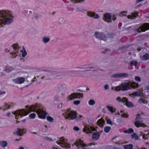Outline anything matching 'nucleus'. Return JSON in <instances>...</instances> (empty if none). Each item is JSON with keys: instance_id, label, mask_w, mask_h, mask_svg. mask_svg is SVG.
I'll return each instance as SVG.
<instances>
[{"instance_id": "obj_1", "label": "nucleus", "mask_w": 149, "mask_h": 149, "mask_svg": "<svg viewBox=\"0 0 149 149\" xmlns=\"http://www.w3.org/2000/svg\"><path fill=\"white\" fill-rule=\"evenodd\" d=\"M10 15V12L8 11H2L0 12V25L4 23L8 24L10 23L12 20L7 17Z\"/></svg>"}, {"instance_id": "obj_2", "label": "nucleus", "mask_w": 149, "mask_h": 149, "mask_svg": "<svg viewBox=\"0 0 149 149\" xmlns=\"http://www.w3.org/2000/svg\"><path fill=\"white\" fill-rule=\"evenodd\" d=\"M131 86L130 81L124 82L121 83L120 85L116 87L115 90L116 91H119L120 90L122 91H127L130 89Z\"/></svg>"}, {"instance_id": "obj_3", "label": "nucleus", "mask_w": 149, "mask_h": 149, "mask_svg": "<svg viewBox=\"0 0 149 149\" xmlns=\"http://www.w3.org/2000/svg\"><path fill=\"white\" fill-rule=\"evenodd\" d=\"M65 113L67 116H64L66 119H68L69 120H72L76 118L77 117V113L74 111H69L68 109H67L65 111Z\"/></svg>"}, {"instance_id": "obj_4", "label": "nucleus", "mask_w": 149, "mask_h": 149, "mask_svg": "<svg viewBox=\"0 0 149 149\" xmlns=\"http://www.w3.org/2000/svg\"><path fill=\"white\" fill-rule=\"evenodd\" d=\"M65 139H63V137H61L59 139V140L56 142V143L61 146L63 147H65V148H68L70 147V146L68 144Z\"/></svg>"}, {"instance_id": "obj_5", "label": "nucleus", "mask_w": 149, "mask_h": 149, "mask_svg": "<svg viewBox=\"0 0 149 149\" xmlns=\"http://www.w3.org/2000/svg\"><path fill=\"white\" fill-rule=\"evenodd\" d=\"M12 113H13L14 115H16L15 117L16 119H18V118L19 117V116L22 117L23 116H25L26 115H27L28 114V113L26 111L23 109L16 110L14 112H13Z\"/></svg>"}, {"instance_id": "obj_6", "label": "nucleus", "mask_w": 149, "mask_h": 149, "mask_svg": "<svg viewBox=\"0 0 149 149\" xmlns=\"http://www.w3.org/2000/svg\"><path fill=\"white\" fill-rule=\"evenodd\" d=\"M136 121L135 122V125L137 127H145L146 125L143 123L142 118L140 117H137L136 119Z\"/></svg>"}, {"instance_id": "obj_7", "label": "nucleus", "mask_w": 149, "mask_h": 149, "mask_svg": "<svg viewBox=\"0 0 149 149\" xmlns=\"http://www.w3.org/2000/svg\"><path fill=\"white\" fill-rule=\"evenodd\" d=\"M95 35L97 38L105 40L107 38V36L103 33L96 32L95 33Z\"/></svg>"}, {"instance_id": "obj_8", "label": "nucleus", "mask_w": 149, "mask_h": 149, "mask_svg": "<svg viewBox=\"0 0 149 149\" xmlns=\"http://www.w3.org/2000/svg\"><path fill=\"white\" fill-rule=\"evenodd\" d=\"M149 29V24L146 23L144 24L141 28L139 27V28L136 30L138 32L140 33L141 31L144 32L146 30Z\"/></svg>"}, {"instance_id": "obj_9", "label": "nucleus", "mask_w": 149, "mask_h": 149, "mask_svg": "<svg viewBox=\"0 0 149 149\" xmlns=\"http://www.w3.org/2000/svg\"><path fill=\"white\" fill-rule=\"evenodd\" d=\"M36 113L38 115L40 118L45 119V118L47 114V113L40 109L39 111H37Z\"/></svg>"}, {"instance_id": "obj_10", "label": "nucleus", "mask_w": 149, "mask_h": 149, "mask_svg": "<svg viewBox=\"0 0 149 149\" xmlns=\"http://www.w3.org/2000/svg\"><path fill=\"white\" fill-rule=\"evenodd\" d=\"M95 130V128L92 127L85 126L83 129L84 132H86L87 133H91V132Z\"/></svg>"}, {"instance_id": "obj_11", "label": "nucleus", "mask_w": 149, "mask_h": 149, "mask_svg": "<svg viewBox=\"0 0 149 149\" xmlns=\"http://www.w3.org/2000/svg\"><path fill=\"white\" fill-rule=\"evenodd\" d=\"M129 74L126 73H121L120 74H117L111 76L112 77L117 78V77H128Z\"/></svg>"}, {"instance_id": "obj_12", "label": "nucleus", "mask_w": 149, "mask_h": 149, "mask_svg": "<svg viewBox=\"0 0 149 149\" xmlns=\"http://www.w3.org/2000/svg\"><path fill=\"white\" fill-rule=\"evenodd\" d=\"M140 135L142 136L143 139H147L149 136V132H148L146 131H144L140 132Z\"/></svg>"}, {"instance_id": "obj_13", "label": "nucleus", "mask_w": 149, "mask_h": 149, "mask_svg": "<svg viewBox=\"0 0 149 149\" xmlns=\"http://www.w3.org/2000/svg\"><path fill=\"white\" fill-rule=\"evenodd\" d=\"M81 93H73L71 94L68 97V99L70 100H72L73 99L77 98L78 96H81Z\"/></svg>"}, {"instance_id": "obj_14", "label": "nucleus", "mask_w": 149, "mask_h": 149, "mask_svg": "<svg viewBox=\"0 0 149 149\" xmlns=\"http://www.w3.org/2000/svg\"><path fill=\"white\" fill-rule=\"evenodd\" d=\"M40 109H39L38 106L37 104H36L34 106L32 105V106H30L28 111L29 112L30 111H34V110H36V112L37 111H39Z\"/></svg>"}, {"instance_id": "obj_15", "label": "nucleus", "mask_w": 149, "mask_h": 149, "mask_svg": "<svg viewBox=\"0 0 149 149\" xmlns=\"http://www.w3.org/2000/svg\"><path fill=\"white\" fill-rule=\"evenodd\" d=\"M13 81L16 84H21L24 82L25 79L23 77H19L15 79Z\"/></svg>"}, {"instance_id": "obj_16", "label": "nucleus", "mask_w": 149, "mask_h": 149, "mask_svg": "<svg viewBox=\"0 0 149 149\" xmlns=\"http://www.w3.org/2000/svg\"><path fill=\"white\" fill-rule=\"evenodd\" d=\"M111 17L110 14L107 13L104 15L103 19L105 21L108 22L109 20H110Z\"/></svg>"}, {"instance_id": "obj_17", "label": "nucleus", "mask_w": 149, "mask_h": 149, "mask_svg": "<svg viewBox=\"0 0 149 149\" xmlns=\"http://www.w3.org/2000/svg\"><path fill=\"white\" fill-rule=\"evenodd\" d=\"M131 95H133L134 96H143V93L141 91H139L134 92L131 94Z\"/></svg>"}, {"instance_id": "obj_18", "label": "nucleus", "mask_w": 149, "mask_h": 149, "mask_svg": "<svg viewBox=\"0 0 149 149\" xmlns=\"http://www.w3.org/2000/svg\"><path fill=\"white\" fill-rule=\"evenodd\" d=\"M88 16L90 17H93L94 18H97L99 17V16L97 14L93 12H88Z\"/></svg>"}, {"instance_id": "obj_19", "label": "nucleus", "mask_w": 149, "mask_h": 149, "mask_svg": "<svg viewBox=\"0 0 149 149\" xmlns=\"http://www.w3.org/2000/svg\"><path fill=\"white\" fill-rule=\"evenodd\" d=\"M122 101L123 102H125L126 105L128 107H130L132 105V103L130 102H128L126 98L123 97Z\"/></svg>"}, {"instance_id": "obj_20", "label": "nucleus", "mask_w": 149, "mask_h": 149, "mask_svg": "<svg viewBox=\"0 0 149 149\" xmlns=\"http://www.w3.org/2000/svg\"><path fill=\"white\" fill-rule=\"evenodd\" d=\"M138 12L136 13H132V15H128L127 16V18L128 19H133L134 18H135L136 17V15L139 16L138 15Z\"/></svg>"}, {"instance_id": "obj_21", "label": "nucleus", "mask_w": 149, "mask_h": 149, "mask_svg": "<svg viewBox=\"0 0 149 149\" xmlns=\"http://www.w3.org/2000/svg\"><path fill=\"white\" fill-rule=\"evenodd\" d=\"M99 137V133L97 132L94 133L92 136V139L95 140H97Z\"/></svg>"}, {"instance_id": "obj_22", "label": "nucleus", "mask_w": 149, "mask_h": 149, "mask_svg": "<svg viewBox=\"0 0 149 149\" xmlns=\"http://www.w3.org/2000/svg\"><path fill=\"white\" fill-rule=\"evenodd\" d=\"M131 85V88H136L139 87V84L138 83H136L135 82H130Z\"/></svg>"}, {"instance_id": "obj_23", "label": "nucleus", "mask_w": 149, "mask_h": 149, "mask_svg": "<svg viewBox=\"0 0 149 149\" xmlns=\"http://www.w3.org/2000/svg\"><path fill=\"white\" fill-rule=\"evenodd\" d=\"M133 145L132 144H129L127 145H125L123 146L125 149H132Z\"/></svg>"}, {"instance_id": "obj_24", "label": "nucleus", "mask_w": 149, "mask_h": 149, "mask_svg": "<svg viewBox=\"0 0 149 149\" xmlns=\"http://www.w3.org/2000/svg\"><path fill=\"white\" fill-rule=\"evenodd\" d=\"M7 145V143L5 141H2L0 142V145L3 148L6 147Z\"/></svg>"}, {"instance_id": "obj_25", "label": "nucleus", "mask_w": 149, "mask_h": 149, "mask_svg": "<svg viewBox=\"0 0 149 149\" xmlns=\"http://www.w3.org/2000/svg\"><path fill=\"white\" fill-rule=\"evenodd\" d=\"M15 133L16 134L19 136H22L23 134L22 133V130L20 129H18L16 131Z\"/></svg>"}, {"instance_id": "obj_26", "label": "nucleus", "mask_w": 149, "mask_h": 149, "mask_svg": "<svg viewBox=\"0 0 149 149\" xmlns=\"http://www.w3.org/2000/svg\"><path fill=\"white\" fill-rule=\"evenodd\" d=\"M104 121L102 119H99L97 121V125L100 126L102 127V126H103L102 125V124L104 123Z\"/></svg>"}, {"instance_id": "obj_27", "label": "nucleus", "mask_w": 149, "mask_h": 149, "mask_svg": "<svg viewBox=\"0 0 149 149\" xmlns=\"http://www.w3.org/2000/svg\"><path fill=\"white\" fill-rule=\"evenodd\" d=\"M142 58L143 60H144L149 59V54L148 53L142 56Z\"/></svg>"}, {"instance_id": "obj_28", "label": "nucleus", "mask_w": 149, "mask_h": 149, "mask_svg": "<svg viewBox=\"0 0 149 149\" xmlns=\"http://www.w3.org/2000/svg\"><path fill=\"white\" fill-rule=\"evenodd\" d=\"M131 137L132 138H134L136 140L139 139V136L135 133H133Z\"/></svg>"}, {"instance_id": "obj_29", "label": "nucleus", "mask_w": 149, "mask_h": 149, "mask_svg": "<svg viewBox=\"0 0 149 149\" xmlns=\"http://www.w3.org/2000/svg\"><path fill=\"white\" fill-rule=\"evenodd\" d=\"M138 101L140 103L145 104L147 103V101L145 100L142 98H140Z\"/></svg>"}, {"instance_id": "obj_30", "label": "nucleus", "mask_w": 149, "mask_h": 149, "mask_svg": "<svg viewBox=\"0 0 149 149\" xmlns=\"http://www.w3.org/2000/svg\"><path fill=\"white\" fill-rule=\"evenodd\" d=\"M134 132L132 128H129L128 130H125L124 132L125 133H131L133 132Z\"/></svg>"}, {"instance_id": "obj_31", "label": "nucleus", "mask_w": 149, "mask_h": 149, "mask_svg": "<svg viewBox=\"0 0 149 149\" xmlns=\"http://www.w3.org/2000/svg\"><path fill=\"white\" fill-rule=\"evenodd\" d=\"M111 129L109 127H105L104 128V131L106 133H108Z\"/></svg>"}, {"instance_id": "obj_32", "label": "nucleus", "mask_w": 149, "mask_h": 149, "mask_svg": "<svg viewBox=\"0 0 149 149\" xmlns=\"http://www.w3.org/2000/svg\"><path fill=\"white\" fill-rule=\"evenodd\" d=\"M23 51L22 50L21 51V52L22 53V56L23 57H24L26 55H27V52L25 51V49H23Z\"/></svg>"}, {"instance_id": "obj_33", "label": "nucleus", "mask_w": 149, "mask_h": 149, "mask_svg": "<svg viewBox=\"0 0 149 149\" xmlns=\"http://www.w3.org/2000/svg\"><path fill=\"white\" fill-rule=\"evenodd\" d=\"M95 103V101L93 100H91L88 102V104L90 105H93Z\"/></svg>"}, {"instance_id": "obj_34", "label": "nucleus", "mask_w": 149, "mask_h": 149, "mask_svg": "<svg viewBox=\"0 0 149 149\" xmlns=\"http://www.w3.org/2000/svg\"><path fill=\"white\" fill-rule=\"evenodd\" d=\"M47 120L50 122H53V118L50 116H48L47 117Z\"/></svg>"}, {"instance_id": "obj_35", "label": "nucleus", "mask_w": 149, "mask_h": 149, "mask_svg": "<svg viewBox=\"0 0 149 149\" xmlns=\"http://www.w3.org/2000/svg\"><path fill=\"white\" fill-rule=\"evenodd\" d=\"M49 38H47L46 37H44L43 38V40L45 43H46L49 41Z\"/></svg>"}, {"instance_id": "obj_36", "label": "nucleus", "mask_w": 149, "mask_h": 149, "mask_svg": "<svg viewBox=\"0 0 149 149\" xmlns=\"http://www.w3.org/2000/svg\"><path fill=\"white\" fill-rule=\"evenodd\" d=\"M137 63V62L136 61H132L130 63V64L131 65H134L136 66Z\"/></svg>"}, {"instance_id": "obj_37", "label": "nucleus", "mask_w": 149, "mask_h": 149, "mask_svg": "<svg viewBox=\"0 0 149 149\" xmlns=\"http://www.w3.org/2000/svg\"><path fill=\"white\" fill-rule=\"evenodd\" d=\"M35 113H32L30 114L29 116L31 118H35Z\"/></svg>"}, {"instance_id": "obj_38", "label": "nucleus", "mask_w": 149, "mask_h": 149, "mask_svg": "<svg viewBox=\"0 0 149 149\" xmlns=\"http://www.w3.org/2000/svg\"><path fill=\"white\" fill-rule=\"evenodd\" d=\"M135 80L136 81L140 82L141 81V79L138 76H136L135 78Z\"/></svg>"}, {"instance_id": "obj_39", "label": "nucleus", "mask_w": 149, "mask_h": 149, "mask_svg": "<svg viewBox=\"0 0 149 149\" xmlns=\"http://www.w3.org/2000/svg\"><path fill=\"white\" fill-rule=\"evenodd\" d=\"M107 108L111 112H113L115 111V110L114 111H113V108L112 107H107Z\"/></svg>"}, {"instance_id": "obj_40", "label": "nucleus", "mask_w": 149, "mask_h": 149, "mask_svg": "<svg viewBox=\"0 0 149 149\" xmlns=\"http://www.w3.org/2000/svg\"><path fill=\"white\" fill-rule=\"evenodd\" d=\"M80 102L79 100H76L73 102V103L75 105H78L80 103Z\"/></svg>"}, {"instance_id": "obj_41", "label": "nucleus", "mask_w": 149, "mask_h": 149, "mask_svg": "<svg viewBox=\"0 0 149 149\" xmlns=\"http://www.w3.org/2000/svg\"><path fill=\"white\" fill-rule=\"evenodd\" d=\"M107 124H109L111 125H112V122L111 121V120L109 119H107Z\"/></svg>"}, {"instance_id": "obj_42", "label": "nucleus", "mask_w": 149, "mask_h": 149, "mask_svg": "<svg viewBox=\"0 0 149 149\" xmlns=\"http://www.w3.org/2000/svg\"><path fill=\"white\" fill-rule=\"evenodd\" d=\"M121 116L123 117L128 118V116L127 114L125 113L121 115Z\"/></svg>"}, {"instance_id": "obj_43", "label": "nucleus", "mask_w": 149, "mask_h": 149, "mask_svg": "<svg viewBox=\"0 0 149 149\" xmlns=\"http://www.w3.org/2000/svg\"><path fill=\"white\" fill-rule=\"evenodd\" d=\"M122 100H123V98L122 99H121L120 97H118L116 98V100L117 101H118L119 102H123Z\"/></svg>"}, {"instance_id": "obj_44", "label": "nucleus", "mask_w": 149, "mask_h": 149, "mask_svg": "<svg viewBox=\"0 0 149 149\" xmlns=\"http://www.w3.org/2000/svg\"><path fill=\"white\" fill-rule=\"evenodd\" d=\"M72 1H75L76 3L79 2V3L80 2L81 0H72ZM81 2L82 1H84V0H81Z\"/></svg>"}, {"instance_id": "obj_45", "label": "nucleus", "mask_w": 149, "mask_h": 149, "mask_svg": "<svg viewBox=\"0 0 149 149\" xmlns=\"http://www.w3.org/2000/svg\"><path fill=\"white\" fill-rule=\"evenodd\" d=\"M10 107L9 105H8V104H6L4 106V107L6 108V109L7 108L8 109H9Z\"/></svg>"}, {"instance_id": "obj_46", "label": "nucleus", "mask_w": 149, "mask_h": 149, "mask_svg": "<svg viewBox=\"0 0 149 149\" xmlns=\"http://www.w3.org/2000/svg\"><path fill=\"white\" fill-rule=\"evenodd\" d=\"M74 130L75 131H78L79 130V129L77 127H74L73 128Z\"/></svg>"}, {"instance_id": "obj_47", "label": "nucleus", "mask_w": 149, "mask_h": 149, "mask_svg": "<svg viewBox=\"0 0 149 149\" xmlns=\"http://www.w3.org/2000/svg\"><path fill=\"white\" fill-rule=\"evenodd\" d=\"M116 122L117 123H121V120L120 119H117L116 120Z\"/></svg>"}, {"instance_id": "obj_48", "label": "nucleus", "mask_w": 149, "mask_h": 149, "mask_svg": "<svg viewBox=\"0 0 149 149\" xmlns=\"http://www.w3.org/2000/svg\"><path fill=\"white\" fill-rule=\"evenodd\" d=\"M17 45L16 44H14L13 45V47L14 49H17Z\"/></svg>"}, {"instance_id": "obj_49", "label": "nucleus", "mask_w": 149, "mask_h": 149, "mask_svg": "<svg viewBox=\"0 0 149 149\" xmlns=\"http://www.w3.org/2000/svg\"><path fill=\"white\" fill-rule=\"evenodd\" d=\"M104 88L105 89H107L108 88V86L107 84H106L104 86Z\"/></svg>"}, {"instance_id": "obj_50", "label": "nucleus", "mask_w": 149, "mask_h": 149, "mask_svg": "<svg viewBox=\"0 0 149 149\" xmlns=\"http://www.w3.org/2000/svg\"><path fill=\"white\" fill-rule=\"evenodd\" d=\"M145 89L147 90H149V86H146L145 87Z\"/></svg>"}, {"instance_id": "obj_51", "label": "nucleus", "mask_w": 149, "mask_h": 149, "mask_svg": "<svg viewBox=\"0 0 149 149\" xmlns=\"http://www.w3.org/2000/svg\"><path fill=\"white\" fill-rule=\"evenodd\" d=\"M143 0H137L136 2L137 3L139 2H140Z\"/></svg>"}, {"instance_id": "obj_52", "label": "nucleus", "mask_w": 149, "mask_h": 149, "mask_svg": "<svg viewBox=\"0 0 149 149\" xmlns=\"http://www.w3.org/2000/svg\"><path fill=\"white\" fill-rule=\"evenodd\" d=\"M5 93V92H1V91H0V94H3V93Z\"/></svg>"}, {"instance_id": "obj_53", "label": "nucleus", "mask_w": 149, "mask_h": 149, "mask_svg": "<svg viewBox=\"0 0 149 149\" xmlns=\"http://www.w3.org/2000/svg\"><path fill=\"white\" fill-rule=\"evenodd\" d=\"M94 67H90L89 68L90 69H94Z\"/></svg>"}, {"instance_id": "obj_54", "label": "nucleus", "mask_w": 149, "mask_h": 149, "mask_svg": "<svg viewBox=\"0 0 149 149\" xmlns=\"http://www.w3.org/2000/svg\"><path fill=\"white\" fill-rule=\"evenodd\" d=\"M19 149H24V148L23 147H19Z\"/></svg>"}, {"instance_id": "obj_55", "label": "nucleus", "mask_w": 149, "mask_h": 149, "mask_svg": "<svg viewBox=\"0 0 149 149\" xmlns=\"http://www.w3.org/2000/svg\"><path fill=\"white\" fill-rule=\"evenodd\" d=\"M10 113H8L7 114V116H10Z\"/></svg>"}, {"instance_id": "obj_56", "label": "nucleus", "mask_w": 149, "mask_h": 149, "mask_svg": "<svg viewBox=\"0 0 149 149\" xmlns=\"http://www.w3.org/2000/svg\"><path fill=\"white\" fill-rule=\"evenodd\" d=\"M79 118H81V117H82V116L81 115H79Z\"/></svg>"}, {"instance_id": "obj_57", "label": "nucleus", "mask_w": 149, "mask_h": 149, "mask_svg": "<svg viewBox=\"0 0 149 149\" xmlns=\"http://www.w3.org/2000/svg\"><path fill=\"white\" fill-rule=\"evenodd\" d=\"M140 149H146V148H141Z\"/></svg>"}, {"instance_id": "obj_58", "label": "nucleus", "mask_w": 149, "mask_h": 149, "mask_svg": "<svg viewBox=\"0 0 149 149\" xmlns=\"http://www.w3.org/2000/svg\"><path fill=\"white\" fill-rule=\"evenodd\" d=\"M114 149H119L118 148H114Z\"/></svg>"}, {"instance_id": "obj_59", "label": "nucleus", "mask_w": 149, "mask_h": 149, "mask_svg": "<svg viewBox=\"0 0 149 149\" xmlns=\"http://www.w3.org/2000/svg\"><path fill=\"white\" fill-rule=\"evenodd\" d=\"M16 52H15L14 53V55H13V56H14V55H15V54H16Z\"/></svg>"}, {"instance_id": "obj_60", "label": "nucleus", "mask_w": 149, "mask_h": 149, "mask_svg": "<svg viewBox=\"0 0 149 149\" xmlns=\"http://www.w3.org/2000/svg\"><path fill=\"white\" fill-rule=\"evenodd\" d=\"M52 148L53 149H57V148H55L54 147V148Z\"/></svg>"}, {"instance_id": "obj_61", "label": "nucleus", "mask_w": 149, "mask_h": 149, "mask_svg": "<svg viewBox=\"0 0 149 149\" xmlns=\"http://www.w3.org/2000/svg\"><path fill=\"white\" fill-rule=\"evenodd\" d=\"M24 131V130L23 129L22 131V132H23Z\"/></svg>"}, {"instance_id": "obj_62", "label": "nucleus", "mask_w": 149, "mask_h": 149, "mask_svg": "<svg viewBox=\"0 0 149 149\" xmlns=\"http://www.w3.org/2000/svg\"><path fill=\"white\" fill-rule=\"evenodd\" d=\"M44 77H41V79H43L44 78Z\"/></svg>"}, {"instance_id": "obj_63", "label": "nucleus", "mask_w": 149, "mask_h": 149, "mask_svg": "<svg viewBox=\"0 0 149 149\" xmlns=\"http://www.w3.org/2000/svg\"><path fill=\"white\" fill-rule=\"evenodd\" d=\"M111 89H112V90H113V89H114L113 88V87L111 88Z\"/></svg>"}, {"instance_id": "obj_64", "label": "nucleus", "mask_w": 149, "mask_h": 149, "mask_svg": "<svg viewBox=\"0 0 149 149\" xmlns=\"http://www.w3.org/2000/svg\"><path fill=\"white\" fill-rule=\"evenodd\" d=\"M34 81V80H32V82H33V81Z\"/></svg>"}]
</instances>
